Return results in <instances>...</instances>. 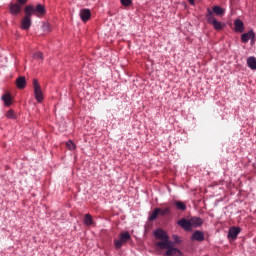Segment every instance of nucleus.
Returning a JSON list of instances; mask_svg holds the SVG:
<instances>
[{"label": "nucleus", "instance_id": "nucleus-1", "mask_svg": "<svg viewBox=\"0 0 256 256\" xmlns=\"http://www.w3.org/2000/svg\"><path fill=\"white\" fill-rule=\"evenodd\" d=\"M24 13H25V16L22 18L20 22V27L24 31H29L32 25L31 17L33 15V8L31 6L25 7Z\"/></svg>", "mask_w": 256, "mask_h": 256}, {"label": "nucleus", "instance_id": "nucleus-2", "mask_svg": "<svg viewBox=\"0 0 256 256\" xmlns=\"http://www.w3.org/2000/svg\"><path fill=\"white\" fill-rule=\"evenodd\" d=\"M206 19L209 25H213L215 31H222L223 27H225V24L218 21L217 18H215L213 11H211L209 8H207Z\"/></svg>", "mask_w": 256, "mask_h": 256}, {"label": "nucleus", "instance_id": "nucleus-3", "mask_svg": "<svg viewBox=\"0 0 256 256\" xmlns=\"http://www.w3.org/2000/svg\"><path fill=\"white\" fill-rule=\"evenodd\" d=\"M127 241H131V234H129V232H122L120 233L119 239L114 240V245L116 249H121Z\"/></svg>", "mask_w": 256, "mask_h": 256}, {"label": "nucleus", "instance_id": "nucleus-4", "mask_svg": "<svg viewBox=\"0 0 256 256\" xmlns=\"http://www.w3.org/2000/svg\"><path fill=\"white\" fill-rule=\"evenodd\" d=\"M33 87H34V95H35L36 101H38V103H42L43 91L41 90V85H39V81H37V79L33 80Z\"/></svg>", "mask_w": 256, "mask_h": 256}, {"label": "nucleus", "instance_id": "nucleus-5", "mask_svg": "<svg viewBox=\"0 0 256 256\" xmlns=\"http://www.w3.org/2000/svg\"><path fill=\"white\" fill-rule=\"evenodd\" d=\"M241 41L242 43H249L251 41V44L255 43V32L253 30H249L246 33H243L241 35Z\"/></svg>", "mask_w": 256, "mask_h": 256}, {"label": "nucleus", "instance_id": "nucleus-6", "mask_svg": "<svg viewBox=\"0 0 256 256\" xmlns=\"http://www.w3.org/2000/svg\"><path fill=\"white\" fill-rule=\"evenodd\" d=\"M26 7L32 8V15H45V6L41 4H37V6L27 5Z\"/></svg>", "mask_w": 256, "mask_h": 256}, {"label": "nucleus", "instance_id": "nucleus-7", "mask_svg": "<svg viewBox=\"0 0 256 256\" xmlns=\"http://www.w3.org/2000/svg\"><path fill=\"white\" fill-rule=\"evenodd\" d=\"M178 225L184 229V231H193V227L191 226V220H187L186 218H182L178 221Z\"/></svg>", "mask_w": 256, "mask_h": 256}, {"label": "nucleus", "instance_id": "nucleus-8", "mask_svg": "<svg viewBox=\"0 0 256 256\" xmlns=\"http://www.w3.org/2000/svg\"><path fill=\"white\" fill-rule=\"evenodd\" d=\"M239 233H241L240 227H231L228 231V239H232V241H235L237 239Z\"/></svg>", "mask_w": 256, "mask_h": 256}, {"label": "nucleus", "instance_id": "nucleus-9", "mask_svg": "<svg viewBox=\"0 0 256 256\" xmlns=\"http://www.w3.org/2000/svg\"><path fill=\"white\" fill-rule=\"evenodd\" d=\"M80 18L84 23H87L91 19V10L87 8L80 10Z\"/></svg>", "mask_w": 256, "mask_h": 256}, {"label": "nucleus", "instance_id": "nucleus-10", "mask_svg": "<svg viewBox=\"0 0 256 256\" xmlns=\"http://www.w3.org/2000/svg\"><path fill=\"white\" fill-rule=\"evenodd\" d=\"M154 237H156V239H160V241L169 239V235H167V232H165L163 229H157L154 232Z\"/></svg>", "mask_w": 256, "mask_h": 256}, {"label": "nucleus", "instance_id": "nucleus-11", "mask_svg": "<svg viewBox=\"0 0 256 256\" xmlns=\"http://www.w3.org/2000/svg\"><path fill=\"white\" fill-rule=\"evenodd\" d=\"M234 31L236 33H243V31H245V24L243 23V21L239 19L234 21Z\"/></svg>", "mask_w": 256, "mask_h": 256}, {"label": "nucleus", "instance_id": "nucleus-12", "mask_svg": "<svg viewBox=\"0 0 256 256\" xmlns=\"http://www.w3.org/2000/svg\"><path fill=\"white\" fill-rule=\"evenodd\" d=\"M165 255L166 256H181V250L173 247V243H172V245L166 250Z\"/></svg>", "mask_w": 256, "mask_h": 256}, {"label": "nucleus", "instance_id": "nucleus-13", "mask_svg": "<svg viewBox=\"0 0 256 256\" xmlns=\"http://www.w3.org/2000/svg\"><path fill=\"white\" fill-rule=\"evenodd\" d=\"M172 245H173V242H171V240L169 239L162 240L156 243V247H158V249H168Z\"/></svg>", "mask_w": 256, "mask_h": 256}, {"label": "nucleus", "instance_id": "nucleus-14", "mask_svg": "<svg viewBox=\"0 0 256 256\" xmlns=\"http://www.w3.org/2000/svg\"><path fill=\"white\" fill-rule=\"evenodd\" d=\"M9 9L11 15H19L21 13V5L18 3H11Z\"/></svg>", "mask_w": 256, "mask_h": 256}, {"label": "nucleus", "instance_id": "nucleus-15", "mask_svg": "<svg viewBox=\"0 0 256 256\" xmlns=\"http://www.w3.org/2000/svg\"><path fill=\"white\" fill-rule=\"evenodd\" d=\"M191 239L192 241H205V234L202 231L196 230Z\"/></svg>", "mask_w": 256, "mask_h": 256}, {"label": "nucleus", "instance_id": "nucleus-16", "mask_svg": "<svg viewBox=\"0 0 256 256\" xmlns=\"http://www.w3.org/2000/svg\"><path fill=\"white\" fill-rule=\"evenodd\" d=\"M190 223H191L192 229L193 227L194 228L201 227V225H203V219H201L200 217L194 216L190 218Z\"/></svg>", "mask_w": 256, "mask_h": 256}, {"label": "nucleus", "instance_id": "nucleus-17", "mask_svg": "<svg viewBox=\"0 0 256 256\" xmlns=\"http://www.w3.org/2000/svg\"><path fill=\"white\" fill-rule=\"evenodd\" d=\"M212 13L218 17H223V15H225V9L221 6H214L212 8Z\"/></svg>", "mask_w": 256, "mask_h": 256}, {"label": "nucleus", "instance_id": "nucleus-18", "mask_svg": "<svg viewBox=\"0 0 256 256\" xmlns=\"http://www.w3.org/2000/svg\"><path fill=\"white\" fill-rule=\"evenodd\" d=\"M2 101L4 102V105H6V107H10V105H12L13 103V98L11 97V94L6 93L2 96Z\"/></svg>", "mask_w": 256, "mask_h": 256}, {"label": "nucleus", "instance_id": "nucleus-19", "mask_svg": "<svg viewBox=\"0 0 256 256\" xmlns=\"http://www.w3.org/2000/svg\"><path fill=\"white\" fill-rule=\"evenodd\" d=\"M16 85L18 89H25V85H26L25 77L23 76L18 77L16 79Z\"/></svg>", "mask_w": 256, "mask_h": 256}, {"label": "nucleus", "instance_id": "nucleus-20", "mask_svg": "<svg viewBox=\"0 0 256 256\" xmlns=\"http://www.w3.org/2000/svg\"><path fill=\"white\" fill-rule=\"evenodd\" d=\"M174 205L178 211H187V205L182 201H175Z\"/></svg>", "mask_w": 256, "mask_h": 256}, {"label": "nucleus", "instance_id": "nucleus-21", "mask_svg": "<svg viewBox=\"0 0 256 256\" xmlns=\"http://www.w3.org/2000/svg\"><path fill=\"white\" fill-rule=\"evenodd\" d=\"M247 66L252 69L255 70L256 69V59L255 57L251 56L247 59Z\"/></svg>", "mask_w": 256, "mask_h": 256}, {"label": "nucleus", "instance_id": "nucleus-22", "mask_svg": "<svg viewBox=\"0 0 256 256\" xmlns=\"http://www.w3.org/2000/svg\"><path fill=\"white\" fill-rule=\"evenodd\" d=\"M159 211H161V208H155L152 212V214L149 217L150 221H155L159 217Z\"/></svg>", "mask_w": 256, "mask_h": 256}, {"label": "nucleus", "instance_id": "nucleus-23", "mask_svg": "<svg viewBox=\"0 0 256 256\" xmlns=\"http://www.w3.org/2000/svg\"><path fill=\"white\" fill-rule=\"evenodd\" d=\"M84 225H87L88 227L93 225V217H91V214H86L84 216Z\"/></svg>", "mask_w": 256, "mask_h": 256}, {"label": "nucleus", "instance_id": "nucleus-24", "mask_svg": "<svg viewBox=\"0 0 256 256\" xmlns=\"http://www.w3.org/2000/svg\"><path fill=\"white\" fill-rule=\"evenodd\" d=\"M33 59H35L36 61H43V52L34 53Z\"/></svg>", "mask_w": 256, "mask_h": 256}, {"label": "nucleus", "instance_id": "nucleus-25", "mask_svg": "<svg viewBox=\"0 0 256 256\" xmlns=\"http://www.w3.org/2000/svg\"><path fill=\"white\" fill-rule=\"evenodd\" d=\"M66 147H67V149H69V151H74L75 143H73V141L69 140L68 142H66Z\"/></svg>", "mask_w": 256, "mask_h": 256}, {"label": "nucleus", "instance_id": "nucleus-26", "mask_svg": "<svg viewBox=\"0 0 256 256\" xmlns=\"http://www.w3.org/2000/svg\"><path fill=\"white\" fill-rule=\"evenodd\" d=\"M169 213H170L169 208H165V209L160 208L159 215H161V217H165V215H169Z\"/></svg>", "mask_w": 256, "mask_h": 256}, {"label": "nucleus", "instance_id": "nucleus-27", "mask_svg": "<svg viewBox=\"0 0 256 256\" xmlns=\"http://www.w3.org/2000/svg\"><path fill=\"white\" fill-rule=\"evenodd\" d=\"M6 117L8 119H15V112L13 110H9L7 113H6Z\"/></svg>", "mask_w": 256, "mask_h": 256}, {"label": "nucleus", "instance_id": "nucleus-28", "mask_svg": "<svg viewBox=\"0 0 256 256\" xmlns=\"http://www.w3.org/2000/svg\"><path fill=\"white\" fill-rule=\"evenodd\" d=\"M121 3L124 7H129V5H131V0H121Z\"/></svg>", "mask_w": 256, "mask_h": 256}, {"label": "nucleus", "instance_id": "nucleus-29", "mask_svg": "<svg viewBox=\"0 0 256 256\" xmlns=\"http://www.w3.org/2000/svg\"><path fill=\"white\" fill-rule=\"evenodd\" d=\"M172 239H173L174 243H181V238H179V236H177V235H173Z\"/></svg>", "mask_w": 256, "mask_h": 256}, {"label": "nucleus", "instance_id": "nucleus-30", "mask_svg": "<svg viewBox=\"0 0 256 256\" xmlns=\"http://www.w3.org/2000/svg\"><path fill=\"white\" fill-rule=\"evenodd\" d=\"M18 5H20L21 7H23V5H26V3H28L29 0H16Z\"/></svg>", "mask_w": 256, "mask_h": 256}, {"label": "nucleus", "instance_id": "nucleus-31", "mask_svg": "<svg viewBox=\"0 0 256 256\" xmlns=\"http://www.w3.org/2000/svg\"><path fill=\"white\" fill-rule=\"evenodd\" d=\"M190 5H195V0H188Z\"/></svg>", "mask_w": 256, "mask_h": 256}]
</instances>
